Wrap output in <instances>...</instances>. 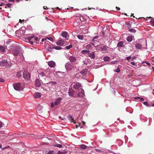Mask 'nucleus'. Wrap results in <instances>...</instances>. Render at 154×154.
I'll list each match as a JSON object with an SVG mask.
<instances>
[{
	"label": "nucleus",
	"mask_w": 154,
	"mask_h": 154,
	"mask_svg": "<svg viewBox=\"0 0 154 154\" xmlns=\"http://www.w3.org/2000/svg\"><path fill=\"white\" fill-rule=\"evenodd\" d=\"M9 52L14 56H17L22 54L20 53L19 49L17 48H12L9 49Z\"/></svg>",
	"instance_id": "1"
},
{
	"label": "nucleus",
	"mask_w": 154,
	"mask_h": 154,
	"mask_svg": "<svg viewBox=\"0 0 154 154\" xmlns=\"http://www.w3.org/2000/svg\"><path fill=\"white\" fill-rule=\"evenodd\" d=\"M14 88L16 90L20 91L23 89V87L20 83H15L13 84Z\"/></svg>",
	"instance_id": "2"
},
{
	"label": "nucleus",
	"mask_w": 154,
	"mask_h": 154,
	"mask_svg": "<svg viewBox=\"0 0 154 154\" xmlns=\"http://www.w3.org/2000/svg\"><path fill=\"white\" fill-rule=\"evenodd\" d=\"M108 48L107 46L103 45H99L96 46V50L101 51H106Z\"/></svg>",
	"instance_id": "3"
},
{
	"label": "nucleus",
	"mask_w": 154,
	"mask_h": 154,
	"mask_svg": "<svg viewBox=\"0 0 154 154\" xmlns=\"http://www.w3.org/2000/svg\"><path fill=\"white\" fill-rule=\"evenodd\" d=\"M23 77L26 79L28 80L29 79L30 76L28 72L25 70L23 72Z\"/></svg>",
	"instance_id": "4"
},
{
	"label": "nucleus",
	"mask_w": 154,
	"mask_h": 154,
	"mask_svg": "<svg viewBox=\"0 0 154 154\" xmlns=\"http://www.w3.org/2000/svg\"><path fill=\"white\" fill-rule=\"evenodd\" d=\"M28 40L29 41L30 43L32 44L33 42H34L35 41H37L38 40V38L37 37H35L34 36H31V37H28Z\"/></svg>",
	"instance_id": "5"
},
{
	"label": "nucleus",
	"mask_w": 154,
	"mask_h": 154,
	"mask_svg": "<svg viewBox=\"0 0 154 154\" xmlns=\"http://www.w3.org/2000/svg\"><path fill=\"white\" fill-rule=\"evenodd\" d=\"M65 68L68 71L72 70L73 68V65L69 63H66L65 64Z\"/></svg>",
	"instance_id": "6"
},
{
	"label": "nucleus",
	"mask_w": 154,
	"mask_h": 154,
	"mask_svg": "<svg viewBox=\"0 0 154 154\" xmlns=\"http://www.w3.org/2000/svg\"><path fill=\"white\" fill-rule=\"evenodd\" d=\"M79 92L78 94V96L80 97H83L85 96L84 90L82 88H80L79 90Z\"/></svg>",
	"instance_id": "7"
},
{
	"label": "nucleus",
	"mask_w": 154,
	"mask_h": 154,
	"mask_svg": "<svg viewBox=\"0 0 154 154\" xmlns=\"http://www.w3.org/2000/svg\"><path fill=\"white\" fill-rule=\"evenodd\" d=\"M49 71V70L48 69H46L45 71V72H46L44 73L43 72H41L40 73L38 74V76H40L41 77H42L43 76H49V75L48 74H47V73Z\"/></svg>",
	"instance_id": "8"
},
{
	"label": "nucleus",
	"mask_w": 154,
	"mask_h": 154,
	"mask_svg": "<svg viewBox=\"0 0 154 154\" xmlns=\"http://www.w3.org/2000/svg\"><path fill=\"white\" fill-rule=\"evenodd\" d=\"M81 87V84L77 82L73 85V88L75 89H78Z\"/></svg>",
	"instance_id": "9"
},
{
	"label": "nucleus",
	"mask_w": 154,
	"mask_h": 154,
	"mask_svg": "<svg viewBox=\"0 0 154 154\" xmlns=\"http://www.w3.org/2000/svg\"><path fill=\"white\" fill-rule=\"evenodd\" d=\"M48 65L51 67H54L56 65V63L54 61L51 60L48 62Z\"/></svg>",
	"instance_id": "10"
},
{
	"label": "nucleus",
	"mask_w": 154,
	"mask_h": 154,
	"mask_svg": "<svg viewBox=\"0 0 154 154\" xmlns=\"http://www.w3.org/2000/svg\"><path fill=\"white\" fill-rule=\"evenodd\" d=\"M42 96V94L40 92H37L35 93L33 97L35 98H38Z\"/></svg>",
	"instance_id": "11"
},
{
	"label": "nucleus",
	"mask_w": 154,
	"mask_h": 154,
	"mask_svg": "<svg viewBox=\"0 0 154 154\" xmlns=\"http://www.w3.org/2000/svg\"><path fill=\"white\" fill-rule=\"evenodd\" d=\"M41 85L40 81L38 79H36L35 81V85L37 87H40Z\"/></svg>",
	"instance_id": "12"
},
{
	"label": "nucleus",
	"mask_w": 154,
	"mask_h": 154,
	"mask_svg": "<svg viewBox=\"0 0 154 154\" xmlns=\"http://www.w3.org/2000/svg\"><path fill=\"white\" fill-rule=\"evenodd\" d=\"M68 94L70 96H73L74 95V92L72 88H69V89Z\"/></svg>",
	"instance_id": "13"
},
{
	"label": "nucleus",
	"mask_w": 154,
	"mask_h": 154,
	"mask_svg": "<svg viewBox=\"0 0 154 154\" xmlns=\"http://www.w3.org/2000/svg\"><path fill=\"white\" fill-rule=\"evenodd\" d=\"M134 36L131 35L127 36L126 38L127 40L129 42H131L134 38Z\"/></svg>",
	"instance_id": "14"
},
{
	"label": "nucleus",
	"mask_w": 154,
	"mask_h": 154,
	"mask_svg": "<svg viewBox=\"0 0 154 154\" xmlns=\"http://www.w3.org/2000/svg\"><path fill=\"white\" fill-rule=\"evenodd\" d=\"M64 44L63 41L62 39L59 40L56 42L57 45L60 46L63 45Z\"/></svg>",
	"instance_id": "15"
},
{
	"label": "nucleus",
	"mask_w": 154,
	"mask_h": 154,
	"mask_svg": "<svg viewBox=\"0 0 154 154\" xmlns=\"http://www.w3.org/2000/svg\"><path fill=\"white\" fill-rule=\"evenodd\" d=\"M135 46L136 48L138 49H142L143 48L142 45L140 43H138L135 44Z\"/></svg>",
	"instance_id": "16"
},
{
	"label": "nucleus",
	"mask_w": 154,
	"mask_h": 154,
	"mask_svg": "<svg viewBox=\"0 0 154 154\" xmlns=\"http://www.w3.org/2000/svg\"><path fill=\"white\" fill-rule=\"evenodd\" d=\"M22 136H27L28 137H35L37 139L38 138V137H35V136L33 134H29L28 135V134L26 133H24V134H23Z\"/></svg>",
	"instance_id": "17"
},
{
	"label": "nucleus",
	"mask_w": 154,
	"mask_h": 154,
	"mask_svg": "<svg viewBox=\"0 0 154 154\" xmlns=\"http://www.w3.org/2000/svg\"><path fill=\"white\" fill-rule=\"evenodd\" d=\"M62 99V98L60 97L58 98L57 99L54 103L55 105H57L59 104L60 102Z\"/></svg>",
	"instance_id": "18"
},
{
	"label": "nucleus",
	"mask_w": 154,
	"mask_h": 154,
	"mask_svg": "<svg viewBox=\"0 0 154 154\" xmlns=\"http://www.w3.org/2000/svg\"><path fill=\"white\" fill-rule=\"evenodd\" d=\"M8 62L6 60H3L0 63V65H3L6 66H8Z\"/></svg>",
	"instance_id": "19"
},
{
	"label": "nucleus",
	"mask_w": 154,
	"mask_h": 154,
	"mask_svg": "<svg viewBox=\"0 0 154 154\" xmlns=\"http://www.w3.org/2000/svg\"><path fill=\"white\" fill-rule=\"evenodd\" d=\"M88 71V70L87 69H85L81 71V73L83 75H85L87 74V72Z\"/></svg>",
	"instance_id": "20"
},
{
	"label": "nucleus",
	"mask_w": 154,
	"mask_h": 154,
	"mask_svg": "<svg viewBox=\"0 0 154 154\" xmlns=\"http://www.w3.org/2000/svg\"><path fill=\"white\" fill-rule=\"evenodd\" d=\"M69 60L71 62H74L76 61V59L75 57L72 56L69 57Z\"/></svg>",
	"instance_id": "21"
},
{
	"label": "nucleus",
	"mask_w": 154,
	"mask_h": 154,
	"mask_svg": "<svg viewBox=\"0 0 154 154\" xmlns=\"http://www.w3.org/2000/svg\"><path fill=\"white\" fill-rule=\"evenodd\" d=\"M88 56L92 59H94L95 57V55L93 52H92L89 53Z\"/></svg>",
	"instance_id": "22"
},
{
	"label": "nucleus",
	"mask_w": 154,
	"mask_h": 154,
	"mask_svg": "<svg viewBox=\"0 0 154 154\" xmlns=\"http://www.w3.org/2000/svg\"><path fill=\"white\" fill-rule=\"evenodd\" d=\"M134 99L137 100V101H143L144 99L142 97H135L134 98Z\"/></svg>",
	"instance_id": "23"
},
{
	"label": "nucleus",
	"mask_w": 154,
	"mask_h": 154,
	"mask_svg": "<svg viewBox=\"0 0 154 154\" xmlns=\"http://www.w3.org/2000/svg\"><path fill=\"white\" fill-rule=\"evenodd\" d=\"M68 118L69 120L71 122H73L74 123H75V122H74L72 117L71 115H69L68 116Z\"/></svg>",
	"instance_id": "24"
},
{
	"label": "nucleus",
	"mask_w": 154,
	"mask_h": 154,
	"mask_svg": "<svg viewBox=\"0 0 154 154\" xmlns=\"http://www.w3.org/2000/svg\"><path fill=\"white\" fill-rule=\"evenodd\" d=\"M62 36L66 38L68 36V33L66 32H64L62 33Z\"/></svg>",
	"instance_id": "25"
},
{
	"label": "nucleus",
	"mask_w": 154,
	"mask_h": 154,
	"mask_svg": "<svg viewBox=\"0 0 154 154\" xmlns=\"http://www.w3.org/2000/svg\"><path fill=\"white\" fill-rule=\"evenodd\" d=\"M123 44L124 42L123 41H120L117 44V47H122Z\"/></svg>",
	"instance_id": "26"
},
{
	"label": "nucleus",
	"mask_w": 154,
	"mask_h": 154,
	"mask_svg": "<svg viewBox=\"0 0 154 154\" xmlns=\"http://www.w3.org/2000/svg\"><path fill=\"white\" fill-rule=\"evenodd\" d=\"M110 58L108 56H105L103 57V60L104 61L107 62L109 61Z\"/></svg>",
	"instance_id": "27"
},
{
	"label": "nucleus",
	"mask_w": 154,
	"mask_h": 154,
	"mask_svg": "<svg viewBox=\"0 0 154 154\" xmlns=\"http://www.w3.org/2000/svg\"><path fill=\"white\" fill-rule=\"evenodd\" d=\"M80 147L82 149H87L88 146L84 144H82L80 146Z\"/></svg>",
	"instance_id": "28"
},
{
	"label": "nucleus",
	"mask_w": 154,
	"mask_h": 154,
	"mask_svg": "<svg viewBox=\"0 0 154 154\" xmlns=\"http://www.w3.org/2000/svg\"><path fill=\"white\" fill-rule=\"evenodd\" d=\"M89 52V50H84L81 51L82 54H83L88 53Z\"/></svg>",
	"instance_id": "29"
},
{
	"label": "nucleus",
	"mask_w": 154,
	"mask_h": 154,
	"mask_svg": "<svg viewBox=\"0 0 154 154\" xmlns=\"http://www.w3.org/2000/svg\"><path fill=\"white\" fill-rule=\"evenodd\" d=\"M0 50L2 52H4L5 51V48L2 45H0Z\"/></svg>",
	"instance_id": "30"
},
{
	"label": "nucleus",
	"mask_w": 154,
	"mask_h": 154,
	"mask_svg": "<svg viewBox=\"0 0 154 154\" xmlns=\"http://www.w3.org/2000/svg\"><path fill=\"white\" fill-rule=\"evenodd\" d=\"M66 151L64 150L62 151H59L57 154H66Z\"/></svg>",
	"instance_id": "31"
},
{
	"label": "nucleus",
	"mask_w": 154,
	"mask_h": 154,
	"mask_svg": "<svg viewBox=\"0 0 154 154\" xmlns=\"http://www.w3.org/2000/svg\"><path fill=\"white\" fill-rule=\"evenodd\" d=\"M85 48L87 49H90L91 48V46L90 44H88L86 45Z\"/></svg>",
	"instance_id": "32"
},
{
	"label": "nucleus",
	"mask_w": 154,
	"mask_h": 154,
	"mask_svg": "<svg viewBox=\"0 0 154 154\" xmlns=\"http://www.w3.org/2000/svg\"><path fill=\"white\" fill-rule=\"evenodd\" d=\"M78 38L80 40H82L83 39L84 37L82 35H79L77 36Z\"/></svg>",
	"instance_id": "33"
},
{
	"label": "nucleus",
	"mask_w": 154,
	"mask_h": 154,
	"mask_svg": "<svg viewBox=\"0 0 154 154\" xmlns=\"http://www.w3.org/2000/svg\"><path fill=\"white\" fill-rule=\"evenodd\" d=\"M129 31L131 32H133V33L135 32H136V30L134 28L131 29V28H129Z\"/></svg>",
	"instance_id": "34"
},
{
	"label": "nucleus",
	"mask_w": 154,
	"mask_h": 154,
	"mask_svg": "<svg viewBox=\"0 0 154 154\" xmlns=\"http://www.w3.org/2000/svg\"><path fill=\"white\" fill-rule=\"evenodd\" d=\"M48 84L50 85H55L57 84V83L56 82H54L53 81H51L48 83Z\"/></svg>",
	"instance_id": "35"
},
{
	"label": "nucleus",
	"mask_w": 154,
	"mask_h": 154,
	"mask_svg": "<svg viewBox=\"0 0 154 154\" xmlns=\"http://www.w3.org/2000/svg\"><path fill=\"white\" fill-rule=\"evenodd\" d=\"M54 146L55 147H57L59 148H62V146L60 144H55L54 145Z\"/></svg>",
	"instance_id": "36"
},
{
	"label": "nucleus",
	"mask_w": 154,
	"mask_h": 154,
	"mask_svg": "<svg viewBox=\"0 0 154 154\" xmlns=\"http://www.w3.org/2000/svg\"><path fill=\"white\" fill-rule=\"evenodd\" d=\"M53 48L57 49V50H60L62 49L61 47L59 46H55L53 47Z\"/></svg>",
	"instance_id": "37"
},
{
	"label": "nucleus",
	"mask_w": 154,
	"mask_h": 154,
	"mask_svg": "<svg viewBox=\"0 0 154 154\" xmlns=\"http://www.w3.org/2000/svg\"><path fill=\"white\" fill-rule=\"evenodd\" d=\"M72 45H70L69 46L66 47L65 48H66V49L68 50V49H70L71 48H72Z\"/></svg>",
	"instance_id": "38"
},
{
	"label": "nucleus",
	"mask_w": 154,
	"mask_h": 154,
	"mask_svg": "<svg viewBox=\"0 0 154 154\" xmlns=\"http://www.w3.org/2000/svg\"><path fill=\"white\" fill-rule=\"evenodd\" d=\"M55 152L54 150L50 151L47 154H55Z\"/></svg>",
	"instance_id": "39"
},
{
	"label": "nucleus",
	"mask_w": 154,
	"mask_h": 154,
	"mask_svg": "<svg viewBox=\"0 0 154 154\" xmlns=\"http://www.w3.org/2000/svg\"><path fill=\"white\" fill-rule=\"evenodd\" d=\"M150 23L152 25L154 26V19H152Z\"/></svg>",
	"instance_id": "40"
},
{
	"label": "nucleus",
	"mask_w": 154,
	"mask_h": 154,
	"mask_svg": "<svg viewBox=\"0 0 154 154\" xmlns=\"http://www.w3.org/2000/svg\"><path fill=\"white\" fill-rule=\"evenodd\" d=\"M4 125V124L2 122L0 121V128L3 127Z\"/></svg>",
	"instance_id": "41"
},
{
	"label": "nucleus",
	"mask_w": 154,
	"mask_h": 154,
	"mask_svg": "<svg viewBox=\"0 0 154 154\" xmlns=\"http://www.w3.org/2000/svg\"><path fill=\"white\" fill-rule=\"evenodd\" d=\"M117 62L116 61H112L110 63V64H115Z\"/></svg>",
	"instance_id": "42"
},
{
	"label": "nucleus",
	"mask_w": 154,
	"mask_h": 154,
	"mask_svg": "<svg viewBox=\"0 0 154 154\" xmlns=\"http://www.w3.org/2000/svg\"><path fill=\"white\" fill-rule=\"evenodd\" d=\"M120 71V69L119 68H118L116 69L115 70V71L117 72H119Z\"/></svg>",
	"instance_id": "43"
},
{
	"label": "nucleus",
	"mask_w": 154,
	"mask_h": 154,
	"mask_svg": "<svg viewBox=\"0 0 154 154\" xmlns=\"http://www.w3.org/2000/svg\"><path fill=\"white\" fill-rule=\"evenodd\" d=\"M11 4L10 3H8L6 4V6L9 8H10L11 7Z\"/></svg>",
	"instance_id": "44"
},
{
	"label": "nucleus",
	"mask_w": 154,
	"mask_h": 154,
	"mask_svg": "<svg viewBox=\"0 0 154 154\" xmlns=\"http://www.w3.org/2000/svg\"><path fill=\"white\" fill-rule=\"evenodd\" d=\"M98 35H96L94 37V38H93L92 40L94 41V39H97V38H98Z\"/></svg>",
	"instance_id": "45"
},
{
	"label": "nucleus",
	"mask_w": 154,
	"mask_h": 154,
	"mask_svg": "<svg viewBox=\"0 0 154 154\" xmlns=\"http://www.w3.org/2000/svg\"><path fill=\"white\" fill-rule=\"evenodd\" d=\"M47 39L51 41H52V40H53V38L51 37H47Z\"/></svg>",
	"instance_id": "46"
},
{
	"label": "nucleus",
	"mask_w": 154,
	"mask_h": 154,
	"mask_svg": "<svg viewBox=\"0 0 154 154\" xmlns=\"http://www.w3.org/2000/svg\"><path fill=\"white\" fill-rule=\"evenodd\" d=\"M143 104L145 105H146V106H149V105L148 104V102H144Z\"/></svg>",
	"instance_id": "47"
},
{
	"label": "nucleus",
	"mask_w": 154,
	"mask_h": 154,
	"mask_svg": "<svg viewBox=\"0 0 154 154\" xmlns=\"http://www.w3.org/2000/svg\"><path fill=\"white\" fill-rule=\"evenodd\" d=\"M151 60L152 62L154 63V57H152Z\"/></svg>",
	"instance_id": "48"
},
{
	"label": "nucleus",
	"mask_w": 154,
	"mask_h": 154,
	"mask_svg": "<svg viewBox=\"0 0 154 154\" xmlns=\"http://www.w3.org/2000/svg\"><path fill=\"white\" fill-rule=\"evenodd\" d=\"M55 104H54L52 103L51 104V107H53L55 106Z\"/></svg>",
	"instance_id": "49"
},
{
	"label": "nucleus",
	"mask_w": 154,
	"mask_h": 154,
	"mask_svg": "<svg viewBox=\"0 0 154 154\" xmlns=\"http://www.w3.org/2000/svg\"><path fill=\"white\" fill-rule=\"evenodd\" d=\"M131 59V57L130 56L128 57H127V60L128 61H129Z\"/></svg>",
	"instance_id": "50"
},
{
	"label": "nucleus",
	"mask_w": 154,
	"mask_h": 154,
	"mask_svg": "<svg viewBox=\"0 0 154 154\" xmlns=\"http://www.w3.org/2000/svg\"><path fill=\"white\" fill-rule=\"evenodd\" d=\"M21 74V73L20 72H18L17 73V75L18 76H20Z\"/></svg>",
	"instance_id": "51"
},
{
	"label": "nucleus",
	"mask_w": 154,
	"mask_h": 154,
	"mask_svg": "<svg viewBox=\"0 0 154 154\" xmlns=\"http://www.w3.org/2000/svg\"><path fill=\"white\" fill-rule=\"evenodd\" d=\"M130 63H131V64L132 65H135V63L133 62H131Z\"/></svg>",
	"instance_id": "52"
},
{
	"label": "nucleus",
	"mask_w": 154,
	"mask_h": 154,
	"mask_svg": "<svg viewBox=\"0 0 154 154\" xmlns=\"http://www.w3.org/2000/svg\"><path fill=\"white\" fill-rule=\"evenodd\" d=\"M4 82V80L2 78H0V82Z\"/></svg>",
	"instance_id": "53"
},
{
	"label": "nucleus",
	"mask_w": 154,
	"mask_h": 154,
	"mask_svg": "<svg viewBox=\"0 0 154 154\" xmlns=\"http://www.w3.org/2000/svg\"><path fill=\"white\" fill-rule=\"evenodd\" d=\"M144 63H146L148 65H150V63H148L146 62H145Z\"/></svg>",
	"instance_id": "54"
},
{
	"label": "nucleus",
	"mask_w": 154,
	"mask_h": 154,
	"mask_svg": "<svg viewBox=\"0 0 154 154\" xmlns=\"http://www.w3.org/2000/svg\"><path fill=\"white\" fill-rule=\"evenodd\" d=\"M116 8L117 9V10H120V8L119 7H116Z\"/></svg>",
	"instance_id": "55"
},
{
	"label": "nucleus",
	"mask_w": 154,
	"mask_h": 154,
	"mask_svg": "<svg viewBox=\"0 0 154 154\" xmlns=\"http://www.w3.org/2000/svg\"><path fill=\"white\" fill-rule=\"evenodd\" d=\"M44 138L45 139V140H48V138L47 137H44Z\"/></svg>",
	"instance_id": "56"
},
{
	"label": "nucleus",
	"mask_w": 154,
	"mask_h": 154,
	"mask_svg": "<svg viewBox=\"0 0 154 154\" xmlns=\"http://www.w3.org/2000/svg\"><path fill=\"white\" fill-rule=\"evenodd\" d=\"M9 2H14V0H9Z\"/></svg>",
	"instance_id": "57"
},
{
	"label": "nucleus",
	"mask_w": 154,
	"mask_h": 154,
	"mask_svg": "<svg viewBox=\"0 0 154 154\" xmlns=\"http://www.w3.org/2000/svg\"><path fill=\"white\" fill-rule=\"evenodd\" d=\"M43 7L44 9H46V8H48L46 6V8H45V6H44Z\"/></svg>",
	"instance_id": "58"
},
{
	"label": "nucleus",
	"mask_w": 154,
	"mask_h": 154,
	"mask_svg": "<svg viewBox=\"0 0 154 154\" xmlns=\"http://www.w3.org/2000/svg\"><path fill=\"white\" fill-rule=\"evenodd\" d=\"M95 150L97 151H100V150L98 149H95Z\"/></svg>",
	"instance_id": "59"
},
{
	"label": "nucleus",
	"mask_w": 154,
	"mask_h": 154,
	"mask_svg": "<svg viewBox=\"0 0 154 154\" xmlns=\"http://www.w3.org/2000/svg\"><path fill=\"white\" fill-rule=\"evenodd\" d=\"M45 40L44 39H42V41L43 42Z\"/></svg>",
	"instance_id": "60"
},
{
	"label": "nucleus",
	"mask_w": 154,
	"mask_h": 154,
	"mask_svg": "<svg viewBox=\"0 0 154 154\" xmlns=\"http://www.w3.org/2000/svg\"><path fill=\"white\" fill-rule=\"evenodd\" d=\"M152 68L154 72V67H152Z\"/></svg>",
	"instance_id": "61"
},
{
	"label": "nucleus",
	"mask_w": 154,
	"mask_h": 154,
	"mask_svg": "<svg viewBox=\"0 0 154 154\" xmlns=\"http://www.w3.org/2000/svg\"><path fill=\"white\" fill-rule=\"evenodd\" d=\"M76 128H77L78 127V125H75Z\"/></svg>",
	"instance_id": "62"
},
{
	"label": "nucleus",
	"mask_w": 154,
	"mask_h": 154,
	"mask_svg": "<svg viewBox=\"0 0 154 154\" xmlns=\"http://www.w3.org/2000/svg\"><path fill=\"white\" fill-rule=\"evenodd\" d=\"M59 118L60 119H61V117L60 116H59Z\"/></svg>",
	"instance_id": "63"
},
{
	"label": "nucleus",
	"mask_w": 154,
	"mask_h": 154,
	"mask_svg": "<svg viewBox=\"0 0 154 154\" xmlns=\"http://www.w3.org/2000/svg\"><path fill=\"white\" fill-rule=\"evenodd\" d=\"M152 106H154V103H153L152 105Z\"/></svg>",
	"instance_id": "64"
}]
</instances>
